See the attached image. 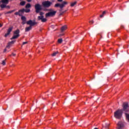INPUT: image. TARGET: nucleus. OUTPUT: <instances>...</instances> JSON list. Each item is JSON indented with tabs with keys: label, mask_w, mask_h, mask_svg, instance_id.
I'll return each instance as SVG.
<instances>
[{
	"label": "nucleus",
	"mask_w": 129,
	"mask_h": 129,
	"mask_svg": "<svg viewBox=\"0 0 129 129\" xmlns=\"http://www.w3.org/2000/svg\"><path fill=\"white\" fill-rule=\"evenodd\" d=\"M25 44H28V41L24 42L22 44V45H25Z\"/></svg>",
	"instance_id": "nucleus-32"
},
{
	"label": "nucleus",
	"mask_w": 129,
	"mask_h": 129,
	"mask_svg": "<svg viewBox=\"0 0 129 129\" xmlns=\"http://www.w3.org/2000/svg\"><path fill=\"white\" fill-rule=\"evenodd\" d=\"M14 12H16V10H14L10 11L7 12H5V15H8L9 14H12V13H14Z\"/></svg>",
	"instance_id": "nucleus-18"
},
{
	"label": "nucleus",
	"mask_w": 129,
	"mask_h": 129,
	"mask_svg": "<svg viewBox=\"0 0 129 129\" xmlns=\"http://www.w3.org/2000/svg\"><path fill=\"white\" fill-rule=\"evenodd\" d=\"M3 27V25H2V24L0 23V28H2Z\"/></svg>",
	"instance_id": "nucleus-37"
},
{
	"label": "nucleus",
	"mask_w": 129,
	"mask_h": 129,
	"mask_svg": "<svg viewBox=\"0 0 129 129\" xmlns=\"http://www.w3.org/2000/svg\"><path fill=\"white\" fill-rule=\"evenodd\" d=\"M19 14H21V16H22L23 14H24V13H25V9H21V10H19Z\"/></svg>",
	"instance_id": "nucleus-16"
},
{
	"label": "nucleus",
	"mask_w": 129,
	"mask_h": 129,
	"mask_svg": "<svg viewBox=\"0 0 129 129\" xmlns=\"http://www.w3.org/2000/svg\"><path fill=\"white\" fill-rule=\"evenodd\" d=\"M9 2H10V0H1L0 1V4L2 3V4H1V5H9Z\"/></svg>",
	"instance_id": "nucleus-11"
},
{
	"label": "nucleus",
	"mask_w": 129,
	"mask_h": 129,
	"mask_svg": "<svg viewBox=\"0 0 129 129\" xmlns=\"http://www.w3.org/2000/svg\"><path fill=\"white\" fill-rule=\"evenodd\" d=\"M66 30H67V25H64L61 27L60 32H64V31H66Z\"/></svg>",
	"instance_id": "nucleus-14"
},
{
	"label": "nucleus",
	"mask_w": 129,
	"mask_h": 129,
	"mask_svg": "<svg viewBox=\"0 0 129 129\" xmlns=\"http://www.w3.org/2000/svg\"><path fill=\"white\" fill-rule=\"evenodd\" d=\"M20 6H22V7H24V6H25V5H26V2L22 1V2H20Z\"/></svg>",
	"instance_id": "nucleus-21"
},
{
	"label": "nucleus",
	"mask_w": 129,
	"mask_h": 129,
	"mask_svg": "<svg viewBox=\"0 0 129 129\" xmlns=\"http://www.w3.org/2000/svg\"><path fill=\"white\" fill-rule=\"evenodd\" d=\"M34 8L35 9V12L37 14H38V13H40V11L42 10V6H41V5L39 4H35Z\"/></svg>",
	"instance_id": "nucleus-4"
},
{
	"label": "nucleus",
	"mask_w": 129,
	"mask_h": 129,
	"mask_svg": "<svg viewBox=\"0 0 129 129\" xmlns=\"http://www.w3.org/2000/svg\"><path fill=\"white\" fill-rule=\"evenodd\" d=\"M58 53H59L58 51L54 52L53 53V54H51V56L54 57V56H56V54H58Z\"/></svg>",
	"instance_id": "nucleus-27"
},
{
	"label": "nucleus",
	"mask_w": 129,
	"mask_h": 129,
	"mask_svg": "<svg viewBox=\"0 0 129 129\" xmlns=\"http://www.w3.org/2000/svg\"><path fill=\"white\" fill-rule=\"evenodd\" d=\"M61 6V4H56L55 5L54 7H55V8H58V7H59L60 8H61V6Z\"/></svg>",
	"instance_id": "nucleus-26"
},
{
	"label": "nucleus",
	"mask_w": 129,
	"mask_h": 129,
	"mask_svg": "<svg viewBox=\"0 0 129 129\" xmlns=\"http://www.w3.org/2000/svg\"><path fill=\"white\" fill-rule=\"evenodd\" d=\"M15 15H16V16H20L21 17V13H20V12H19V11H18V12H16L15 13Z\"/></svg>",
	"instance_id": "nucleus-28"
},
{
	"label": "nucleus",
	"mask_w": 129,
	"mask_h": 129,
	"mask_svg": "<svg viewBox=\"0 0 129 129\" xmlns=\"http://www.w3.org/2000/svg\"><path fill=\"white\" fill-rule=\"evenodd\" d=\"M57 11L49 12L45 14V17L48 18L49 17H54L56 15Z\"/></svg>",
	"instance_id": "nucleus-5"
},
{
	"label": "nucleus",
	"mask_w": 129,
	"mask_h": 129,
	"mask_svg": "<svg viewBox=\"0 0 129 129\" xmlns=\"http://www.w3.org/2000/svg\"><path fill=\"white\" fill-rule=\"evenodd\" d=\"M30 30H32V26L26 27L25 28V32H29V31H30Z\"/></svg>",
	"instance_id": "nucleus-17"
},
{
	"label": "nucleus",
	"mask_w": 129,
	"mask_h": 129,
	"mask_svg": "<svg viewBox=\"0 0 129 129\" xmlns=\"http://www.w3.org/2000/svg\"><path fill=\"white\" fill-rule=\"evenodd\" d=\"M117 129H123L124 127V125H123V123L122 122L119 121L117 124Z\"/></svg>",
	"instance_id": "nucleus-7"
},
{
	"label": "nucleus",
	"mask_w": 129,
	"mask_h": 129,
	"mask_svg": "<svg viewBox=\"0 0 129 129\" xmlns=\"http://www.w3.org/2000/svg\"><path fill=\"white\" fill-rule=\"evenodd\" d=\"M9 56H12V55H11V54H10Z\"/></svg>",
	"instance_id": "nucleus-44"
},
{
	"label": "nucleus",
	"mask_w": 129,
	"mask_h": 129,
	"mask_svg": "<svg viewBox=\"0 0 129 129\" xmlns=\"http://www.w3.org/2000/svg\"><path fill=\"white\" fill-rule=\"evenodd\" d=\"M20 1H23V0H20Z\"/></svg>",
	"instance_id": "nucleus-45"
},
{
	"label": "nucleus",
	"mask_w": 129,
	"mask_h": 129,
	"mask_svg": "<svg viewBox=\"0 0 129 129\" xmlns=\"http://www.w3.org/2000/svg\"><path fill=\"white\" fill-rule=\"evenodd\" d=\"M122 109H118L114 113V116L115 117V118H117L118 119H119V118H121L122 115Z\"/></svg>",
	"instance_id": "nucleus-1"
},
{
	"label": "nucleus",
	"mask_w": 129,
	"mask_h": 129,
	"mask_svg": "<svg viewBox=\"0 0 129 129\" xmlns=\"http://www.w3.org/2000/svg\"><path fill=\"white\" fill-rule=\"evenodd\" d=\"M62 15V13H60V15Z\"/></svg>",
	"instance_id": "nucleus-43"
},
{
	"label": "nucleus",
	"mask_w": 129,
	"mask_h": 129,
	"mask_svg": "<svg viewBox=\"0 0 129 129\" xmlns=\"http://www.w3.org/2000/svg\"><path fill=\"white\" fill-rule=\"evenodd\" d=\"M125 114L126 118L127 119L128 121L129 122V114L125 113Z\"/></svg>",
	"instance_id": "nucleus-25"
},
{
	"label": "nucleus",
	"mask_w": 129,
	"mask_h": 129,
	"mask_svg": "<svg viewBox=\"0 0 129 129\" xmlns=\"http://www.w3.org/2000/svg\"><path fill=\"white\" fill-rule=\"evenodd\" d=\"M0 7L1 8V9H5V8H6V9H9V10L11 9L10 6H7L6 5H1Z\"/></svg>",
	"instance_id": "nucleus-13"
},
{
	"label": "nucleus",
	"mask_w": 129,
	"mask_h": 129,
	"mask_svg": "<svg viewBox=\"0 0 129 129\" xmlns=\"http://www.w3.org/2000/svg\"><path fill=\"white\" fill-rule=\"evenodd\" d=\"M44 14L45 13L43 12H40L39 15H40V16L38 17V21L41 20L42 23H46V22H47V19L44 18V16H43V15H44Z\"/></svg>",
	"instance_id": "nucleus-2"
},
{
	"label": "nucleus",
	"mask_w": 129,
	"mask_h": 129,
	"mask_svg": "<svg viewBox=\"0 0 129 129\" xmlns=\"http://www.w3.org/2000/svg\"><path fill=\"white\" fill-rule=\"evenodd\" d=\"M6 60H7V59H5V60H3V61H2V64H3V66L6 65Z\"/></svg>",
	"instance_id": "nucleus-29"
},
{
	"label": "nucleus",
	"mask_w": 129,
	"mask_h": 129,
	"mask_svg": "<svg viewBox=\"0 0 129 129\" xmlns=\"http://www.w3.org/2000/svg\"><path fill=\"white\" fill-rule=\"evenodd\" d=\"M122 107H123V110H126V108L128 107V103H123L122 105Z\"/></svg>",
	"instance_id": "nucleus-12"
},
{
	"label": "nucleus",
	"mask_w": 129,
	"mask_h": 129,
	"mask_svg": "<svg viewBox=\"0 0 129 129\" xmlns=\"http://www.w3.org/2000/svg\"><path fill=\"white\" fill-rule=\"evenodd\" d=\"M27 25H30V26L32 27V26H35V25H37L36 22H33L32 20H29L26 22Z\"/></svg>",
	"instance_id": "nucleus-9"
},
{
	"label": "nucleus",
	"mask_w": 129,
	"mask_h": 129,
	"mask_svg": "<svg viewBox=\"0 0 129 129\" xmlns=\"http://www.w3.org/2000/svg\"><path fill=\"white\" fill-rule=\"evenodd\" d=\"M31 12V10L27 8L26 9H24V12L25 13H30Z\"/></svg>",
	"instance_id": "nucleus-24"
},
{
	"label": "nucleus",
	"mask_w": 129,
	"mask_h": 129,
	"mask_svg": "<svg viewBox=\"0 0 129 129\" xmlns=\"http://www.w3.org/2000/svg\"><path fill=\"white\" fill-rule=\"evenodd\" d=\"M121 28H124L123 26L121 25Z\"/></svg>",
	"instance_id": "nucleus-40"
},
{
	"label": "nucleus",
	"mask_w": 129,
	"mask_h": 129,
	"mask_svg": "<svg viewBox=\"0 0 129 129\" xmlns=\"http://www.w3.org/2000/svg\"><path fill=\"white\" fill-rule=\"evenodd\" d=\"M63 0H57V2H59L60 3L62 2Z\"/></svg>",
	"instance_id": "nucleus-36"
},
{
	"label": "nucleus",
	"mask_w": 129,
	"mask_h": 129,
	"mask_svg": "<svg viewBox=\"0 0 129 129\" xmlns=\"http://www.w3.org/2000/svg\"><path fill=\"white\" fill-rule=\"evenodd\" d=\"M13 28H14V27H11L8 29V30L7 31V33L6 34H5V35H4V37H5V38H7V37H8V36H9V35H10L11 34V32H12V31H13Z\"/></svg>",
	"instance_id": "nucleus-8"
},
{
	"label": "nucleus",
	"mask_w": 129,
	"mask_h": 129,
	"mask_svg": "<svg viewBox=\"0 0 129 129\" xmlns=\"http://www.w3.org/2000/svg\"><path fill=\"white\" fill-rule=\"evenodd\" d=\"M2 16V14H0V17Z\"/></svg>",
	"instance_id": "nucleus-41"
},
{
	"label": "nucleus",
	"mask_w": 129,
	"mask_h": 129,
	"mask_svg": "<svg viewBox=\"0 0 129 129\" xmlns=\"http://www.w3.org/2000/svg\"><path fill=\"white\" fill-rule=\"evenodd\" d=\"M77 4V2L75 1L74 3H71V7H74V6H75V5H76Z\"/></svg>",
	"instance_id": "nucleus-22"
},
{
	"label": "nucleus",
	"mask_w": 129,
	"mask_h": 129,
	"mask_svg": "<svg viewBox=\"0 0 129 129\" xmlns=\"http://www.w3.org/2000/svg\"><path fill=\"white\" fill-rule=\"evenodd\" d=\"M20 37V30L17 29L14 32L13 36L11 38V40H14L15 39H18Z\"/></svg>",
	"instance_id": "nucleus-3"
},
{
	"label": "nucleus",
	"mask_w": 129,
	"mask_h": 129,
	"mask_svg": "<svg viewBox=\"0 0 129 129\" xmlns=\"http://www.w3.org/2000/svg\"><path fill=\"white\" fill-rule=\"evenodd\" d=\"M57 42L58 44H61L63 42V39L62 38L58 39Z\"/></svg>",
	"instance_id": "nucleus-23"
},
{
	"label": "nucleus",
	"mask_w": 129,
	"mask_h": 129,
	"mask_svg": "<svg viewBox=\"0 0 129 129\" xmlns=\"http://www.w3.org/2000/svg\"><path fill=\"white\" fill-rule=\"evenodd\" d=\"M51 5H52V3L48 1L42 3V6L44 8H49L51 7Z\"/></svg>",
	"instance_id": "nucleus-6"
},
{
	"label": "nucleus",
	"mask_w": 129,
	"mask_h": 129,
	"mask_svg": "<svg viewBox=\"0 0 129 129\" xmlns=\"http://www.w3.org/2000/svg\"><path fill=\"white\" fill-rule=\"evenodd\" d=\"M12 55L15 57V56H16V54L12 53Z\"/></svg>",
	"instance_id": "nucleus-35"
},
{
	"label": "nucleus",
	"mask_w": 129,
	"mask_h": 129,
	"mask_svg": "<svg viewBox=\"0 0 129 129\" xmlns=\"http://www.w3.org/2000/svg\"><path fill=\"white\" fill-rule=\"evenodd\" d=\"M4 52H7V49H4Z\"/></svg>",
	"instance_id": "nucleus-39"
},
{
	"label": "nucleus",
	"mask_w": 129,
	"mask_h": 129,
	"mask_svg": "<svg viewBox=\"0 0 129 129\" xmlns=\"http://www.w3.org/2000/svg\"><path fill=\"white\" fill-rule=\"evenodd\" d=\"M12 66H14V67H15V65H14V64H13Z\"/></svg>",
	"instance_id": "nucleus-42"
},
{
	"label": "nucleus",
	"mask_w": 129,
	"mask_h": 129,
	"mask_svg": "<svg viewBox=\"0 0 129 129\" xmlns=\"http://www.w3.org/2000/svg\"><path fill=\"white\" fill-rule=\"evenodd\" d=\"M104 14H105V11H103V12L102 14H103V15H104Z\"/></svg>",
	"instance_id": "nucleus-38"
},
{
	"label": "nucleus",
	"mask_w": 129,
	"mask_h": 129,
	"mask_svg": "<svg viewBox=\"0 0 129 129\" xmlns=\"http://www.w3.org/2000/svg\"><path fill=\"white\" fill-rule=\"evenodd\" d=\"M21 20L22 21V25H25V24H27V18H26V17L22 16Z\"/></svg>",
	"instance_id": "nucleus-10"
},
{
	"label": "nucleus",
	"mask_w": 129,
	"mask_h": 129,
	"mask_svg": "<svg viewBox=\"0 0 129 129\" xmlns=\"http://www.w3.org/2000/svg\"><path fill=\"white\" fill-rule=\"evenodd\" d=\"M68 2H63L62 4H60V9H62L64 8V7H65V5H68Z\"/></svg>",
	"instance_id": "nucleus-15"
},
{
	"label": "nucleus",
	"mask_w": 129,
	"mask_h": 129,
	"mask_svg": "<svg viewBox=\"0 0 129 129\" xmlns=\"http://www.w3.org/2000/svg\"><path fill=\"white\" fill-rule=\"evenodd\" d=\"M27 2H28V3H31V2H32V0H27Z\"/></svg>",
	"instance_id": "nucleus-33"
},
{
	"label": "nucleus",
	"mask_w": 129,
	"mask_h": 129,
	"mask_svg": "<svg viewBox=\"0 0 129 129\" xmlns=\"http://www.w3.org/2000/svg\"><path fill=\"white\" fill-rule=\"evenodd\" d=\"M90 24H93L94 23V21H93V20H91L90 21H89Z\"/></svg>",
	"instance_id": "nucleus-31"
},
{
	"label": "nucleus",
	"mask_w": 129,
	"mask_h": 129,
	"mask_svg": "<svg viewBox=\"0 0 129 129\" xmlns=\"http://www.w3.org/2000/svg\"><path fill=\"white\" fill-rule=\"evenodd\" d=\"M103 16H104V14L100 15V18H103Z\"/></svg>",
	"instance_id": "nucleus-34"
},
{
	"label": "nucleus",
	"mask_w": 129,
	"mask_h": 129,
	"mask_svg": "<svg viewBox=\"0 0 129 129\" xmlns=\"http://www.w3.org/2000/svg\"><path fill=\"white\" fill-rule=\"evenodd\" d=\"M31 7H32V6L31 5V4L30 3H28L26 6L25 8L26 9H30V8H31Z\"/></svg>",
	"instance_id": "nucleus-20"
},
{
	"label": "nucleus",
	"mask_w": 129,
	"mask_h": 129,
	"mask_svg": "<svg viewBox=\"0 0 129 129\" xmlns=\"http://www.w3.org/2000/svg\"><path fill=\"white\" fill-rule=\"evenodd\" d=\"M16 43V40L12 41L11 42H9L8 46H11V45H13Z\"/></svg>",
	"instance_id": "nucleus-19"
},
{
	"label": "nucleus",
	"mask_w": 129,
	"mask_h": 129,
	"mask_svg": "<svg viewBox=\"0 0 129 129\" xmlns=\"http://www.w3.org/2000/svg\"><path fill=\"white\" fill-rule=\"evenodd\" d=\"M46 11H48V12H55L52 9H47Z\"/></svg>",
	"instance_id": "nucleus-30"
}]
</instances>
